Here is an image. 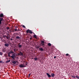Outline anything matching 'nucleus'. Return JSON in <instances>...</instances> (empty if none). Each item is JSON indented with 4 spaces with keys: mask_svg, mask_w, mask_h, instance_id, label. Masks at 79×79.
<instances>
[{
    "mask_svg": "<svg viewBox=\"0 0 79 79\" xmlns=\"http://www.w3.org/2000/svg\"><path fill=\"white\" fill-rule=\"evenodd\" d=\"M31 73H30L29 74V75H28V77H30V75H31Z\"/></svg>",
    "mask_w": 79,
    "mask_h": 79,
    "instance_id": "obj_31",
    "label": "nucleus"
},
{
    "mask_svg": "<svg viewBox=\"0 0 79 79\" xmlns=\"http://www.w3.org/2000/svg\"><path fill=\"white\" fill-rule=\"evenodd\" d=\"M33 37L35 39H37V35H34Z\"/></svg>",
    "mask_w": 79,
    "mask_h": 79,
    "instance_id": "obj_14",
    "label": "nucleus"
},
{
    "mask_svg": "<svg viewBox=\"0 0 79 79\" xmlns=\"http://www.w3.org/2000/svg\"><path fill=\"white\" fill-rule=\"evenodd\" d=\"M19 67L20 68H25V67H26V65H24V64H21L20 65H19Z\"/></svg>",
    "mask_w": 79,
    "mask_h": 79,
    "instance_id": "obj_2",
    "label": "nucleus"
},
{
    "mask_svg": "<svg viewBox=\"0 0 79 79\" xmlns=\"http://www.w3.org/2000/svg\"><path fill=\"white\" fill-rule=\"evenodd\" d=\"M32 39V38H30V40H31V39Z\"/></svg>",
    "mask_w": 79,
    "mask_h": 79,
    "instance_id": "obj_36",
    "label": "nucleus"
},
{
    "mask_svg": "<svg viewBox=\"0 0 79 79\" xmlns=\"http://www.w3.org/2000/svg\"><path fill=\"white\" fill-rule=\"evenodd\" d=\"M13 40V39H12V38H11L10 39V40Z\"/></svg>",
    "mask_w": 79,
    "mask_h": 79,
    "instance_id": "obj_35",
    "label": "nucleus"
},
{
    "mask_svg": "<svg viewBox=\"0 0 79 79\" xmlns=\"http://www.w3.org/2000/svg\"><path fill=\"white\" fill-rule=\"evenodd\" d=\"M6 37V35H4L3 36V37H4V38H5Z\"/></svg>",
    "mask_w": 79,
    "mask_h": 79,
    "instance_id": "obj_23",
    "label": "nucleus"
},
{
    "mask_svg": "<svg viewBox=\"0 0 79 79\" xmlns=\"http://www.w3.org/2000/svg\"><path fill=\"white\" fill-rule=\"evenodd\" d=\"M25 65L26 66H27V62H26V63H25Z\"/></svg>",
    "mask_w": 79,
    "mask_h": 79,
    "instance_id": "obj_30",
    "label": "nucleus"
},
{
    "mask_svg": "<svg viewBox=\"0 0 79 79\" xmlns=\"http://www.w3.org/2000/svg\"><path fill=\"white\" fill-rule=\"evenodd\" d=\"M6 29L7 30H8V29H10V27H6Z\"/></svg>",
    "mask_w": 79,
    "mask_h": 79,
    "instance_id": "obj_25",
    "label": "nucleus"
},
{
    "mask_svg": "<svg viewBox=\"0 0 79 79\" xmlns=\"http://www.w3.org/2000/svg\"><path fill=\"white\" fill-rule=\"evenodd\" d=\"M37 48H39V47H38Z\"/></svg>",
    "mask_w": 79,
    "mask_h": 79,
    "instance_id": "obj_40",
    "label": "nucleus"
},
{
    "mask_svg": "<svg viewBox=\"0 0 79 79\" xmlns=\"http://www.w3.org/2000/svg\"><path fill=\"white\" fill-rule=\"evenodd\" d=\"M23 47V45L20 44V45H18V47L19 48H21V47Z\"/></svg>",
    "mask_w": 79,
    "mask_h": 79,
    "instance_id": "obj_9",
    "label": "nucleus"
},
{
    "mask_svg": "<svg viewBox=\"0 0 79 79\" xmlns=\"http://www.w3.org/2000/svg\"><path fill=\"white\" fill-rule=\"evenodd\" d=\"M6 38L8 40H9V39H10V37H8L6 36Z\"/></svg>",
    "mask_w": 79,
    "mask_h": 79,
    "instance_id": "obj_21",
    "label": "nucleus"
},
{
    "mask_svg": "<svg viewBox=\"0 0 79 79\" xmlns=\"http://www.w3.org/2000/svg\"><path fill=\"white\" fill-rule=\"evenodd\" d=\"M76 77H77V79H79V76H78V75H76Z\"/></svg>",
    "mask_w": 79,
    "mask_h": 79,
    "instance_id": "obj_20",
    "label": "nucleus"
},
{
    "mask_svg": "<svg viewBox=\"0 0 79 79\" xmlns=\"http://www.w3.org/2000/svg\"><path fill=\"white\" fill-rule=\"evenodd\" d=\"M9 62H10V60H6V63H9Z\"/></svg>",
    "mask_w": 79,
    "mask_h": 79,
    "instance_id": "obj_16",
    "label": "nucleus"
},
{
    "mask_svg": "<svg viewBox=\"0 0 79 79\" xmlns=\"http://www.w3.org/2000/svg\"><path fill=\"white\" fill-rule=\"evenodd\" d=\"M12 63H13L14 64H16V61H14L12 62Z\"/></svg>",
    "mask_w": 79,
    "mask_h": 79,
    "instance_id": "obj_15",
    "label": "nucleus"
},
{
    "mask_svg": "<svg viewBox=\"0 0 79 79\" xmlns=\"http://www.w3.org/2000/svg\"><path fill=\"white\" fill-rule=\"evenodd\" d=\"M19 55H20V56H23V53L21 52V51H20L19 54Z\"/></svg>",
    "mask_w": 79,
    "mask_h": 79,
    "instance_id": "obj_6",
    "label": "nucleus"
},
{
    "mask_svg": "<svg viewBox=\"0 0 79 79\" xmlns=\"http://www.w3.org/2000/svg\"><path fill=\"white\" fill-rule=\"evenodd\" d=\"M3 55V53L2 52H0V55Z\"/></svg>",
    "mask_w": 79,
    "mask_h": 79,
    "instance_id": "obj_24",
    "label": "nucleus"
},
{
    "mask_svg": "<svg viewBox=\"0 0 79 79\" xmlns=\"http://www.w3.org/2000/svg\"><path fill=\"white\" fill-rule=\"evenodd\" d=\"M26 32L27 33V34H28V33H30V34H32V31L30 30L29 29H28L27 30Z\"/></svg>",
    "mask_w": 79,
    "mask_h": 79,
    "instance_id": "obj_3",
    "label": "nucleus"
},
{
    "mask_svg": "<svg viewBox=\"0 0 79 79\" xmlns=\"http://www.w3.org/2000/svg\"><path fill=\"white\" fill-rule=\"evenodd\" d=\"M14 51L15 52H16V49H14Z\"/></svg>",
    "mask_w": 79,
    "mask_h": 79,
    "instance_id": "obj_34",
    "label": "nucleus"
},
{
    "mask_svg": "<svg viewBox=\"0 0 79 79\" xmlns=\"http://www.w3.org/2000/svg\"><path fill=\"white\" fill-rule=\"evenodd\" d=\"M39 50H40L41 52L42 51H44V49H43V48H39Z\"/></svg>",
    "mask_w": 79,
    "mask_h": 79,
    "instance_id": "obj_12",
    "label": "nucleus"
},
{
    "mask_svg": "<svg viewBox=\"0 0 79 79\" xmlns=\"http://www.w3.org/2000/svg\"><path fill=\"white\" fill-rule=\"evenodd\" d=\"M48 46H49L50 47H51V46H52V44H51L49 43L48 44Z\"/></svg>",
    "mask_w": 79,
    "mask_h": 79,
    "instance_id": "obj_17",
    "label": "nucleus"
},
{
    "mask_svg": "<svg viewBox=\"0 0 79 79\" xmlns=\"http://www.w3.org/2000/svg\"><path fill=\"white\" fill-rule=\"evenodd\" d=\"M3 20V18H0V24H2V21Z\"/></svg>",
    "mask_w": 79,
    "mask_h": 79,
    "instance_id": "obj_8",
    "label": "nucleus"
},
{
    "mask_svg": "<svg viewBox=\"0 0 79 79\" xmlns=\"http://www.w3.org/2000/svg\"><path fill=\"white\" fill-rule=\"evenodd\" d=\"M16 39H19L21 38L20 37H19V36H17L16 37Z\"/></svg>",
    "mask_w": 79,
    "mask_h": 79,
    "instance_id": "obj_18",
    "label": "nucleus"
},
{
    "mask_svg": "<svg viewBox=\"0 0 79 79\" xmlns=\"http://www.w3.org/2000/svg\"><path fill=\"white\" fill-rule=\"evenodd\" d=\"M2 52H5V50H3L2 51Z\"/></svg>",
    "mask_w": 79,
    "mask_h": 79,
    "instance_id": "obj_29",
    "label": "nucleus"
},
{
    "mask_svg": "<svg viewBox=\"0 0 79 79\" xmlns=\"http://www.w3.org/2000/svg\"><path fill=\"white\" fill-rule=\"evenodd\" d=\"M52 77H55V75L54 73H52L51 74Z\"/></svg>",
    "mask_w": 79,
    "mask_h": 79,
    "instance_id": "obj_10",
    "label": "nucleus"
},
{
    "mask_svg": "<svg viewBox=\"0 0 79 79\" xmlns=\"http://www.w3.org/2000/svg\"><path fill=\"white\" fill-rule=\"evenodd\" d=\"M14 53V52L11 51L10 52H8L7 53V54H8V56L10 57V54L11 53Z\"/></svg>",
    "mask_w": 79,
    "mask_h": 79,
    "instance_id": "obj_4",
    "label": "nucleus"
},
{
    "mask_svg": "<svg viewBox=\"0 0 79 79\" xmlns=\"http://www.w3.org/2000/svg\"><path fill=\"white\" fill-rule=\"evenodd\" d=\"M34 59L35 60V61H37V60H38V58H37V57L35 58Z\"/></svg>",
    "mask_w": 79,
    "mask_h": 79,
    "instance_id": "obj_19",
    "label": "nucleus"
},
{
    "mask_svg": "<svg viewBox=\"0 0 79 79\" xmlns=\"http://www.w3.org/2000/svg\"><path fill=\"white\" fill-rule=\"evenodd\" d=\"M66 56H68V55H69V54H66Z\"/></svg>",
    "mask_w": 79,
    "mask_h": 79,
    "instance_id": "obj_32",
    "label": "nucleus"
},
{
    "mask_svg": "<svg viewBox=\"0 0 79 79\" xmlns=\"http://www.w3.org/2000/svg\"><path fill=\"white\" fill-rule=\"evenodd\" d=\"M9 31H10V32H11L12 31H11V30H9Z\"/></svg>",
    "mask_w": 79,
    "mask_h": 79,
    "instance_id": "obj_38",
    "label": "nucleus"
},
{
    "mask_svg": "<svg viewBox=\"0 0 79 79\" xmlns=\"http://www.w3.org/2000/svg\"><path fill=\"white\" fill-rule=\"evenodd\" d=\"M3 63V61L2 60L0 61V63Z\"/></svg>",
    "mask_w": 79,
    "mask_h": 79,
    "instance_id": "obj_28",
    "label": "nucleus"
},
{
    "mask_svg": "<svg viewBox=\"0 0 79 79\" xmlns=\"http://www.w3.org/2000/svg\"><path fill=\"white\" fill-rule=\"evenodd\" d=\"M10 57H11L12 59L14 60V59H15V57H16V56H15V54H13L12 56H10Z\"/></svg>",
    "mask_w": 79,
    "mask_h": 79,
    "instance_id": "obj_5",
    "label": "nucleus"
},
{
    "mask_svg": "<svg viewBox=\"0 0 79 79\" xmlns=\"http://www.w3.org/2000/svg\"><path fill=\"white\" fill-rule=\"evenodd\" d=\"M72 77H73V78H75L76 76L73 75L72 76Z\"/></svg>",
    "mask_w": 79,
    "mask_h": 79,
    "instance_id": "obj_22",
    "label": "nucleus"
},
{
    "mask_svg": "<svg viewBox=\"0 0 79 79\" xmlns=\"http://www.w3.org/2000/svg\"><path fill=\"white\" fill-rule=\"evenodd\" d=\"M22 27H24V28H26V27H25V26H24V25H23L22 26Z\"/></svg>",
    "mask_w": 79,
    "mask_h": 79,
    "instance_id": "obj_26",
    "label": "nucleus"
},
{
    "mask_svg": "<svg viewBox=\"0 0 79 79\" xmlns=\"http://www.w3.org/2000/svg\"><path fill=\"white\" fill-rule=\"evenodd\" d=\"M12 31V32H15V31Z\"/></svg>",
    "mask_w": 79,
    "mask_h": 79,
    "instance_id": "obj_39",
    "label": "nucleus"
},
{
    "mask_svg": "<svg viewBox=\"0 0 79 79\" xmlns=\"http://www.w3.org/2000/svg\"><path fill=\"white\" fill-rule=\"evenodd\" d=\"M21 44V43H19V44H18V45H21V44Z\"/></svg>",
    "mask_w": 79,
    "mask_h": 79,
    "instance_id": "obj_37",
    "label": "nucleus"
},
{
    "mask_svg": "<svg viewBox=\"0 0 79 79\" xmlns=\"http://www.w3.org/2000/svg\"><path fill=\"white\" fill-rule=\"evenodd\" d=\"M41 46H43V47H44L45 46V42L44 41L42 40L41 42Z\"/></svg>",
    "mask_w": 79,
    "mask_h": 79,
    "instance_id": "obj_1",
    "label": "nucleus"
},
{
    "mask_svg": "<svg viewBox=\"0 0 79 79\" xmlns=\"http://www.w3.org/2000/svg\"><path fill=\"white\" fill-rule=\"evenodd\" d=\"M54 58H56V56H54Z\"/></svg>",
    "mask_w": 79,
    "mask_h": 79,
    "instance_id": "obj_33",
    "label": "nucleus"
},
{
    "mask_svg": "<svg viewBox=\"0 0 79 79\" xmlns=\"http://www.w3.org/2000/svg\"><path fill=\"white\" fill-rule=\"evenodd\" d=\"M46 74L47 76H48V77L49 78H50V77H51V75L48 73H47Z\"/></svg>",
    "mask_w": 79,
    "mask_h": 79,
    "instance_id": "obj_7",
    "label": "nucleus"
},
{
    "mask_svg": "<svg viewBox=\"0 0 79 79\" xmlns=\"http://www.w3.org/2000/svg\"><path fill=\"white\" fill-rule=\"evenodd\" d=\"M3 14L2 13L0 15V17L1 18H2V17H3Z\"/></svg>",
    "mask_w": 79,
    "mask_h": 79,
    "instance_id": "obj_13",
    "label": "nucleus"
},
{
    "mask_svg": "<svg viewBox=\"0 0 79 79\" xmlns=\"http://www.w3.org/2000/svg\"><path fill=\"white\" fill-rule=\"evenodd\" d=\"M17 30H18V29H16V28L14 29V31H17Z\"/></svg>",
    "mask_w": 79,
    "mask_h": 79,
    "instance_id": "obj_27",
    "label": "nucleus"
},
{
    "mask_svg": "<svg viewBox=\"0 0 79 79\" xmlns=\"http://www.w3.org/2000/svg\"><path fill=\"white\" fill-rule=\"evenodd\" d=\"M4 45L5 47H8V46H9V44L8 43L5 44Z\"/></svg>",
    "mask_w": 79,
    "mask_h": 79,
    "instance_id": "obj_11",
    "label": "nucleus"
}]
</instances>
